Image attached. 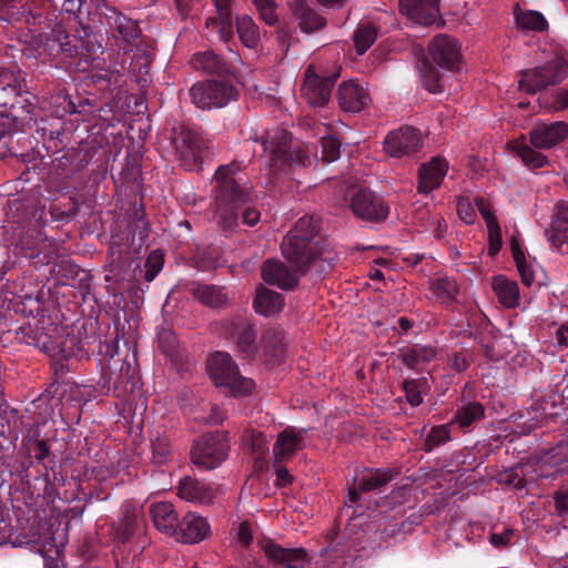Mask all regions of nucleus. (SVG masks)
I'll use <instances>...</instances> for the list:
<instances>
[{"mask_svg": "<svg viewBox=\"0 0 568 568\" xmlns=\"http://www.w3.org/2000/svg\"><path fill=\"white\" fill-rule=\"evenodd\" d=\"M240 170V164L232 162L221 165L215 172V217L217 224L225 231H234L240 221L254 226L261 217L260 211L255 207L251 187L236 178Z\"/></svg>", "mask_w": 568, "mask_h": 568, "instance_id": "1", "label": "nucleus"}, {"mask_svg": "<svg viewBox=\"0 0 568 568\" xmlns=\"http://www.w3.org/2000/svg\"><path fill=\"white\" fill-rule=\"evenodd\" d=\"M296 236H284L281 251L290 266L305 275L315 263H327L332 266L337 258L336 253L325 242H305Z\"/></svg>", "mask_w": 568, "mask_h": 568, "instance_id": "2", "label": "nucleus"}, {"mask_svg": "<svg viewBox=\"0 0 568 568\" xmlns=\"http://www.w3.org/2000/svg\"><path fill=\"white\" fill-rule=\"evenodd\" d=\"M78 34H69L61 24H57L47 36V45L52 52L64 53L69 58L80 57L84 61H93L102 52L89 26H81Z\"/></svg>", "mask_w": 568, "mask_h": 568, "instance_id": "3", "label": "nucleus"}, {"mask_svg": "<svg viewBox=\"0 0 568 568\" xmlns=\"http://www.w3.org/2000/svg\"><path fill=\"white\" fill-rule=\"evenodd\" d=\"M171 140L181 165L186 171L200 169L201 164L212 155L210 142L189 126L182 124L174 126Z\"/></svg>", "mask_w": 568, "mask_h": 568, "instance_id": "4", "label": "nucleus"}, {"mask_svg": "<svg viewBox=\"0 0 568 568\" xmlns=\"http://www.w3.org/2000/svg\"><path fill=\"white\" fill-rule=\"evenodd\" d=\"M207 372L217 387L227 388L233 396H245L253 390L254 382L240 375L237 365L227 353L211 355Z\"/></svg>", "mask_w": 568, "mask_h": 568, "instance_id": "5", "label": "nucleus"}, {"mask_svg": "<svg viewBox=\"0 0 568 568\" xmlns=\"http://www.w3.org/2000/svg\"><path fill=\"white\" fill-rule=\"evenodd\" d=\"M99 17L109 39L113 40L120 49L126 50L138 45L142 32L135 20L126 17L105 1L99 7Z\"/></svg>", "mask_w": 568, "mask_h": 568, "instance_id": "6", "label": "nucleus"}, {"mask_svg": "<svg viewBox=\"0 0 568 568\" xmlns=\"http://www.w3.org/2000/svg\"><path fill=\"white\" fill-rule=\"evenodd\" d=\"M230 446L224 434L207 433L194 439L190 457L193 465L204 470L219 467L227 457Z\"/></svg>", "mask_w": 568, "mask_h": 568, "instance_id": "7", "label": "nucleus"}, {"mask_svg": "<svg viewBox=\"0 0 568 568\" xmlns=\"http://www.w3.org/2000/svg\"><path fill=\"white\" fill-rule=\"evenodd\" d=\"M568 74V61L557 57L535 69L521 71L519 89L527 93H536L548 85L560 83Z\"/></svg>", "mask_w": 568, "mask_h": 568, "instance_id": "8", "label": "nucleus"}, {"mask_svg": "<svg viewBox=\"0 0 568 568\" xmlns=\"http://www.w3.org/2000/svg\"><path fill=\"white\" fill-rule=\"evenodd\" d=\"M261 143L264 151L270 150L271 165L277 170H284L293 164L306 166L311 163V159L304 149L300 146L292 148V136L285 130L276 132L270 141L262 138Z\"/></svg>", "mask_w": 568, "mask_h": 568, "instance_id": "9", "label": "nucleus"}, {"mask_svg": "<svg viewBox=\"0 0 568 568\" xmlns=\"http://www.w3.org/2000/svg\"><path fill=\"white\" fill-rule=\"evenodd\" d=\"M346 200L353 214L363 221L381 223L389 214L387 203L375 192L363 186L351 187Z\"/></svg>", "mask_w": 568, "mask_h": 568, "instance_id": "10", "label": "nucleus"}, {"mask_svg": "<svg viewBox=\"0 0 568 568\" xmlns=\"http://www.w3.org/2000/svg\"><path fill=\"white\" fill-rule=\"evenodd\" d=\"M236 90L229 81L206 80L190 89L192 102L200 109L222 108L236 99Z\"/></svg>", "mask_w": 568, "mask_h": 568, "instance_id": "11", "label": "nucleus"}, {"mask_svg": "<svg viewBox=\"0 0 568 568\" xmlns=\"http://www.w3.org/2000/svg\"><path fill=\"white\" fill-rule=\"evenodd\" d=\"M258 547L273 568H308L311 559L303 548H284L272 539H262Z\"/></svg>", "mask_w": 568, "mask_h": 568, "instance_id": "12", "label": "nucleus"}, {"mask_svg": "<svg viewBox=\"0 0 568 568\" xmlns=\"http://www.w3.org/2000/svg\"><path fill=\"white\" fill-rule=\"evenodd\" d=\"M428 55L439 68L455 71L459 70L463 55L459 42L448 36L438 34L428 44Z\"/></svg>", "mask_w": 568, "mask_h": 568, "instance_id": "13", "label": "nucleus"}, {"mask_svg": "<svg viewBox=\"0 0 568 568\" xmlns=\"http://www.w3.org/2000/svg\"><path fill=\"white\" fill-rule=\"evenodd\" d=\"M423 139L419 130L413 126H402L392 131L384 140V150L393 158L412 155L420 150Z\"/></svg>", "mask_w": 568, "mask_h": 568, "instance_id": "14", "label": "nucleus"}, {"mask_svg": "<svg viewBox=\"0 0 568 568\" xmlns=\"http://www.w3.org/2000/svg\"><path fill=\"white\" fill-rule=\"evenodd\" d=\"M337 77L338 73L331 77H321L314 72L313 67H308L304 74L302 95L311 105L324 106L331 98Z\"/></svg>", "mask_w": 568, "mask_h": 568, "instance_id": "15", "label": "nucleus"}, {"mask_svg": "<svg viewBox=\"0 0 568 568\" xmlns=\"http://www.w3.org/2000/svg\"><path fill=\"white\" fill-rule=\"evenodd\" d=\"M399 475L397 468H375L365 470L354 479V487L348 491V501L355 504L361 493H368L385 487Z\"/></svg>", "mask_w": 568, "mask_h": 568, "instance_id": "16", "label": "nucleus"}, {"mask_svg": "<svg viewBox=\"0 0 568 568\" xmlns=\"http://www.w3.org/2000/svg\"><path fill=\"white\" fill-rule=\"evenodd\" d=\"M567 136L568 123L564 121L537 122L529 131L530 144L539 150L552 149Z\"/></svg>", "mask_w": 568, "mask_h": 568, "instance_id": "17", "label": "nucleus"}, {"mask_svg": "<svg viewBox=\"0 0 568 568\" xmlns=\"http://www.w3.org/2000/svg\"><path fill=\"white\" fill-rule=\"evenodd\" d=\"M261 275L265 283L283 291L295 290L302 276L284 262L274 258H268L263 263Z\"/></svg>", "mask_w": 568, "mask_h": 568, "instance_id": "18", "label": "nucleus"}, {"mask_svg": "<svg viewBox=\"0 0 568 568\" xmlns=\"http://www.w3.org/2000/svg\"><path fill=\"white\" fill-rule=\"evenodd\" d=\"M187 291L199 303L212 310H224L232 302L224 286L194 281L187 285Z\"/></svg>", "mask_w": 568, "mask_h": 568, "instance_id": "19", "label": "nucleus"}, {"mask_svg": "<svg viewBox=\"0 0 568 568\" xmlns=\"http://www.w3.org/2000/svg\"><path fill=\"white\" fill-rule=\"evenodd\" d=\"M400 12L412 21L429 26L439 18V0H399Z\"/></svg>", "mask_w": 568, "mask_h": 568, "instance_id": "20", "label": "nucleus"}, {"mask_svg": "<svg viewBox=\"0 0 568 568\" xmlns=\"http://www.w3.org/2000/svg\"><path fill=\"white\" fill-rule=\"evenodd\" d=\"M288 7L303 33L312 34L326 27V19L307 0H292Z\"/></svg>", "mask_w": 568, "mask_h": 568, "instance_id": "21", "label": "nucleus"}, {"mask_svg": "<svg viewBox=\"0 0 568 568\" xmlns=\"http://www.w3.org/2000/svg\"><path fill=\"white\" fill-rule=\"evenodd\" d=\"M141 520V510L132 504H124L119 520L112 524L113 539L121 544L128 542L136 532Z\"/></svg>", "mask_w": 568, "mask_h": 568, "instance_id": "22", "label": "nucleus"}, {"mask_svg": "<svg viewBox=\"0 0 568 568\" xmlns=\"http://www.w3.org/2000/svg\"><path fill=\"white\" fill-rule=\"evenodd\" d=\"M336 99L339 106L347 112H359L369 102L367 91L354 81L343 82L337 90Z\"/></svg>", "mask_w": 568, "mask_h": 568, "instance_id": "23", "label": "nucleus"}, {"mask_svg": "<svg viewBox=\"0 0 568 568\" xmlns=\"http://www.w3.org/2000/svg\"><path fill=\"white\" fill-rule=\"evenodd\" d=\"M210 531L206 519L192 513L186 514L179 521V528L174 537L184 544H196L202 541Z\"/></svg>", "mask_w": 568, "mask_h": 568, "instance_id": "24", "label": "nucleus"}, {"mask_svg": "<svg viewBox=\"0 0 568 568\" xmlns=\"http://www.w3.org/2000/svg\"><path fill=\"white\" fill-rule=\"evenodd\" d=\"M149 513L158 530L168 536L176 535L180 520L172 503H153L150 506Z\"/></svg>", "mask_w": 568, "mask_h": 568, "instance_id": "25", "label": "nucleus"}, {"mask_svg": "<svg viewBox=\"0 0 568 568\" xmlns=\"http://www.w3.org/2000/svg\"><path fill=\"white\" fill-rule=\"evenodd\" d=\"M446 172L447 163L440 158H433L428 163L422 164L418 170V191L427 194L438 187Z\"/></svg>", "mask_w": 568, "mask_h": 568, "instance_id": "26", "label": "nucleus"}, {"mask_svg": "<svg viewBox=\"0 0 568 568\" xmlns=\"http://www.w3.org/2000/svg\"><path fill=\"white\" fill-rule=\"evenodd\" d=\"M549 242L560 253H568V205L558 203L550 226Z\"/></svg>", "mask_w": 568, "mask_h": 568, "instance_id": "27", "label": "nucleus"}, {"mask_svg": "<svg viewBox=\"0 0 568 568\" xmlns=\"http://www.w3.org/2000/svg\"><path fill=\"white\" fill-rule=\"evenodd\" d=\"M179 496L192 503L209 504L215 496L214 488L196 478L185 476L179 484Z\"/></svg>", "mask_w": 568, "mask_h": 568, "instance_id": "28", "label": "nucleus"}, {"mask_svg": "<svg viewBox=\"0 0 568 568\" xmlns=\"http://www.w3.org/2000/svg\"><path fill=\"white\" fill-rule=\"evenodd\" d=\"M16 339L19 343L39 348L44 353L51 354L55 349L53 341L44 332L43 327L31 324L19 327L16 332Z\"/></svg>", "mask_w": 568, "mask_h": 568, "instance_id": "29", "label": "nucleus"}, {"mask_svg": "<svg viewBox=\"0 0 568 568\" xmlns=\"http://www.w3.org/2000/svg\"><path fill=\"white\" fill-rule=\"evenodd\" d=\"M300 449H302V436L292 427L285 428L278 434L273 446L274 464H281L286 458L295 455Z\"/></svg>", "mask_w": 568, "mask_h": 568, "instance_id": "30", "label": "nucleus"}, {"mask_svg": "<svg viewBox=\"0 0 568 568\" xmlns=\"http://www.w3.org/2000/svg\"><path fill=\"white\" fill-rule=\"evenodd\" d=\"M139 386V377L135 367L123 362L119 374L113 381V395L122 400H128Z\"/></svg>", "mask_w": 568, "mask_h": 568, "instance_id": "31", "label": "nucleus"}, {"mask_svg": "<svg viewBox=\"0 0 568 568\" xmlns=\"http://www.w3.org/2000/svg\"><path fill=\"white\" fill-rule=\"evenodd\" d=\"M399 358L410 369H418L429 364L436 356L437 349L429 345L414 344L399 349Z\"/></svg>", "mask_w": 568, "mask_h": 568, "instance_id": "32", "label": "nucleus"}, {"mask_svg": "<svg viewBox=\"0 0 568 568\" xmlns=\"http://www.w3.org/2000/svg\"><path fill=\"white\" fill-rule=\"evenodd\" d=\"M193 64L195 69L219 77L227 75L232 72V65L223 57L213 51L194 54Z\"/></svg>", "mask_w": 568, "mask_h": 568, "instance_id": "33", "label": "nucleus"}, {"mask_svg": "<svg viewBox=\"0 0 568 568\" xmlns=\"http://www.w3.org/2000/svg\"><path fill=\"white\" fill-rule=\"evenodd\" d=\"M285 334L276 328L267 329L263 335V352L268 362L282 363L285 352Z\"/></svg>", "mask_w": 568, "mask_h": 568, "instance_id": "34", "label": "nucleus"}, {"mask_svg": "<svg viewBox=\"0 0 568 568\" xmlns=\"http://www.w3.org/2000/svg\"><path fill=\"white\" fill-rule=\"evenodd\" d=\"M284 306V297L267 287H260L254 300L255 312L263 316H271L282 311Z\"/></svg>", "mask_w": 568, "mask_h": 568, "instance_id": "35", "label": "nucleus"}, {"mask_svg": "<svg viewBox=\"0 0 568 568\" xmlns=\"http://www.w3.org/2000/svg\"><path fill=\"white\" fill-rule=\"evenodd\" d=\"M491 287L503 306L511 308L518 304L519 287L515 281L497 275L493 278Z\"/></svg>", "mask_w": 568, "mask_h": 568, "instance_id": "36", "label": "nucleus"}, {"mask_svg": "<svg viewBox=\"0 0 568 568\" xmlns=\"http://www.w3.org/2000/svg\"><path fill=\"white\" fill-rule=\"evenodd\" d=\"M513 150L529 169H541L549 164L548 158L532 145L516 141L513 144Z\"/></svg>", "mask_w": 568, "mask_h": 568, "instance_id": "37", "label": "nucleus"}, {"mask_svg": "<svg viewBox=\"0 0 568 568\" xmlns=\"http://www.w3.org/2000/svg\"><path fill=\"white\" fill-rule=\"evenodd\" d=\"M320 232V221L310 215H304L295 223L286 236L305 240V242H322L316 240Z\"/></svg>", "mask_w": 568, "mask_h": 568, "instance_id": "38", "label": "nucleus"}, {"mask_svg": "<svg viewBox=\"0 0 568 568\" xmlns=\"http://www.w3.org/2000/svg\"><path fill=\"white\" fill-rule=\"evenodd\" d=\"M236 31L242 43L251 49L258 45L261 37L260 29L253 19L248 16L236 18Z\"/></svg>", "mask_w": 568, "mask_h": 568, "instance_id": "39", "label": "nucleus"}, {"mask_svg": "<svg viewBox=\"0 0 568 568\" xmlns=\"http://www.w3.org/2000/svg\"><path fill=\"white\" fill-rule=\"evenodd\" d=\"M418 70L422 78V84L427 91L430 93H438L443 91L440 73L426 57L419 60Z\"/></svg>", "mask_w": 568, "mask_h": 568, "instance_id": "40", "label": "nucleus"}, {"mask_svg": "<svg viewBox=\"0 0 568 568\" xmlns=\"http://www.w3.org/2000/svg\"><path fill=\"white\" fill-rule=\"evenodd\" d=\"M484 416V406L478 402H471L457 409L454 417V423L458 424V426L462 428H466L473 425L475 422L483 419Z\"/></svg>", "mask_w": 568, "mask_h": 568, "instance_id": "41", "label": "nucleus"}, {"mask_svg": "<svg viewBox=\"0 0 568 568\" xmlns=\"http://www.w3.org/2000/svg\"><path fill=\"white\" fill-rule=\"evenodd\" d=\"M152 463L156 466L168 464L173 455L171 439L164 434H158L151 439Z\"/></svg>", "mask_w": 568, "mask_h": 568, "instance_id": "42", "label": "nucleus"}, {"mask_svg": "<svg viewBox=\"0 0 568 568\" xmlns=\"http://www.w3.org/2000/svg\"><path fill=\"white\" fill-rule=\"evenodd\" d=\"M432 291L443 304H450L459 292L456 281L452 277H437L432 282Z\"/></svg>", "mask_w": 568, "mask_h": 568, "instance_id": "43", "label": "nucleus"}, {"mask_svg": "<svg viewBox=\"0 0 568 568\" xmlns=\"http://www.w3.org/2000/svg\"><path fill=\"white\" fill-rule=\"evenodd\" d=\"M256 333L253 328V325L247 320L245 325H243V329L234 337V343L236 344L237 349L245 357H254L257 348L255 344Z\"/></svg>", "mask_w": 568, "mask_h": 568, "instance_id": "44", "label": "nucleus"}, {"mask_svg": "<svg viewBox=\"0 0 568 568\" xmlns=\"http://www.w3.org/2000/svg\"><path fill=\"white\" fill-rule=\"evenodd\" d=\"M29 0H0V20L8 23L19 22L27 13Z\"/></svg>", "mask_w": 568, "mask_h": 568, "instance_id": "45", "label": "nucleus"}, {"mask_svg": "<svg viewBox=\"0 0 568 568\" xmlns=\"http://www.w3.org/2000/svg\"><path fill=\"white\" fill-rule=\"evenodd\" d=\"M377 28L371 23L361 24L354 32V44L356 52L364 54L377 39Z\"/></svg>", "mask_w": 568, "mask_h": 568, "instance_id": "46", "label": "nucleus"}, {"mask_svg": "<svg viewBox=\"0 0 568 568\" xmlns=\"http://www.w3.org/2000/svg\"><path fill=\"white\" fill-rule=\"evenodd\" d=\"M516 23L519 28L532 31H545L548 29V23L544 16L537 11H525L516 13Z\"/></svg>", "mask_w": 568, "mask_h": 568, "instance_id": "47", "label": "nucleus"}, {"mask_svg": "<svg viewBox=\"0 0 568 568\" xmlns=\"http://www.w3.org/2000/svg\"><path fill=\"white\" fill-rule=\"evenodd\" d=\"M450 440V433L448 429V426L440 425V426H434L430 428L429 433L427 434L424 443H423V449L426 453H430L433 449L446 444Z\"/></svg>", "mask_w": 568, "mask_h": 568, "instance_id": "48", "label": "nucleus"}, {"mask_svg": "<svg viewBox=\"0 0 568 568\" xmlns=\"http://www.w3.org/2000/svg\"><path fill=\"white\" fill-rule=\"evenodd\" d=\"M132 223V240H139V245L142 246L150 235V224L145 220V212L143 207L134 209Z\"/></svg>", "mask_w": 568, "mask_h": 568, "instance_id": "49", "label": "nucleus"}, {"mask_svg": "<svg viewBox=\"0 0 568 568\" xmlns=\"http://www.w3.org/2000/svg\"><path fill=\"white\" fill-rule=\"evenodd\" d=\"M425 385V378L405 379L402 383V388L405 392L406 400L413 407H417L423 403L422 392Z\"/></svg>", "mask_w": 568, "mask_h": 568, "instance_id": "50", "label": "nucleus"}, {"mask_svg": "<svg viewBox=\"0 0 568 568\" xmlns=\"http://www.w3.org/2000/svg\"><path fill=\"white\" fill-rule=\"evenodd\" d=\"M521 467H513L500 470L496 474L495 480L499 485H506L515 489H523L526 486V479L521 471Z\"/></svg>", "mask_w": 568, "mask_h": 568, "instance_id": "51", "label": "nucleus"}, {"mask_svg": "<svg viewBox=\"0 0 568 568\" xmlns=\"http://www.w3.org/2000/svg\"><path fill=\"white\" fill-rule=\"evenodd\" d=\"M275 39L278 49L286 55L292 43L295 41V28L285 21L280 22L275 30Z\"/></svg>", "mask_w": 568, "mask_h": 568, "instance_id": "52", "label": "nucleus"}, {"mask_svg": "<svg viewBox=\"0 0 568 568\" xmlns=\"http://www.w3.org/2000/svg\"><path fill=\"white\" fill-rule=\"evenodd\" d=\"M164 264V253L161 250L152 251L145 261L144 280L152 282L160 273Z\"/></svg>", "mask_w": 568, "mask_h": 568, "instance_id": "53", "label": "nucleus"}, {"mask_svg": "<svg viewBox=\"0 0 568 568\" xmlns=\"http://www.w3.org/2000/svg\"><path fill=\"white\" fill-rule=\"evenodd\" d=\"M246 321H247L246 317L236 315L231 318L222 320L219 323V327H220L221 333L225 337L231 338L233 341L234 337H236V335L240 333V331L243 329V325H245Z\"/></svg>", "mask_w": 568, "mask_h": 568, "instance_id": "54", "label": "nucleus"}, {"mask_svg": "<svg viewBox=\"0 0 568 568\" xmlns=\"http://www.w3.org/2000/svg\"><path fill=\"white\" fill-rule=\"evenodd\" d=\"M473 355L469 351L462 349L448 356L447 365L455 373H464L470 366Z\"/></svg>", "mask_w": 568, "mask_h": 568, "instance_id": "55", "label": "nucleus"}, {"mask_svg": "<svg viewBox=\"0 0 568 568\" xmlns=\"http://www.w3.org/2000/svg\"><path fill=\"white\" fill-rule=\"evenodd\" d=\"M322 160L333 162L339 158L341 142L338 139L327 135L321 139Z\"/></svg>", "mask_w": 568, "mask_h": 568, "instance_id": "56", "label": "nucleus"}, {"mask_svg": "<svg viewBox=\"0 0 568 568\" xmlns=\"http://www.w3.org/2000/svg\"><path fill=\"white\" fill-rule=\"evenodd\" d=\"M45 487H44V496L47 498H55L59 497V493L57 490L58 487H62L65 483V478L61 471H55L53 468L51 469V474L47 473L44 476Z\"/></svg>", "mask_w": 568, "mask_h": 568, "instance_id": "57", "label": "nucleus"}, {"mask_svg": "<svg viewBox=\"0 0 568 568\" xmlns=\"http://www.w3.org/2000/svg\"><path fill=\"white\" fill-rule=\"evenodd\" d=\"M254 4L260 18L267 24L273 26L277 22L276 3L273 0H254Z\"/></svg>", "mask_w": 568, "mask_h": 568, "instance_id": "58", "label": "nucleus"}, {"mask_svg": "<svg viewBox=\"0 0 568 568\" xmlns=\"http://www.w3.org/2000/svg\"><path fill=\"white\" fill-rule=\"evenodd\" d=\"M546 463H549L552 466H559L565 462H568V440L565 443H559L551 449H549L545 457Z\"/></svg>", "mask_w": 568, "mask_h": 568, "instance_id": "59", "label": "nucleus"}, {"mask_svg": "<svg viewBox=\"0 0 568 568\" xmlns=\"http://www.w3.org/2000/svg\"><path fill=\"white\" fill-rule=\"evenodd\" d=\"M18 410L10 408L9 405L0 400V439L4 438L10 430L11 420L17 417ZM2 445L0 444V448Z\"/></svg>", "mask_w": 568, "mask_h": 568, "instance_id": "60", "label": "nucleus"}, {"mask_svg": "<svg viewBox=\"0 0 568 568\" xmlns=\"http://www.w3.org/2000/svg\"><path fill=\"white\" fill-rule=\"evenodd\" d=\"M40 436V429L37 426L33 430V434L29 435L28 440L29 443H33V450H34V457L39 463H43V460L49 457L50 455V448L47 445V443L42 439H39Z\"/></svg>", "mask_w": 568, "mask_h": 568, "instance_id": "61", "label": "nucleus"}, {"mask_svg": "<svg viewBox=\"0 0 568 568\" xmlns=\"http://www.w3.org/2000/svg\"><path fill=\"white\" fill-rule=\"evenodd\" d=\"M214 24L217 27L220 39L227 42L233 37L232 17L226 19L211 18L206 21V26Z\"/></svg>", "mask_w": 568, "mask_h": 568, "instance_id": "62", "label": "nucleus"}, {"mask_svg": "<svg viewBox=\"0 0 568 568\" xmlns=\"http://www.w3.org/2000/svg\"><path fill=\"white\" fill-rule=\"evenodd\" d=\"M22 121L11 113H0V139L22 128Z\"/></svg>", "mask_w": 568, "mask_h": 568, "instance_id": "63", "label": "nucleus"}, {"mask_svg": "<svg viewBox=\"0 0 568 568\" xmlns=\"http://www.w3.org/2000/svg\"><path fill=\"white\" fill-rule=\"evenodd\" d=\"M19 71L16 72L12 68L0 64V85L2 89L10 87L17 89L19 84Z\"/></svg>", "mask_w": 568, "mask_h": 568, "instance_id": "64", "label": "nucleus"}]
</instances>
